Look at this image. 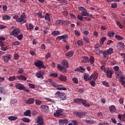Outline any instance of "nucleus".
Here are the masks:
<instances>
[{
    "label": "nucleus",
    "mask_w": 125,
    "mask_h": 125,
    "mask_svg": "<svg viewBox=\"0 0 125 125\" xmlns=\"http://www.w3.org/2000/svg\"><path fill=\"white\" fill-rule=\"evenodd\" d=\"M34 102H35V99L34 98H29L25 100V103L26 104H33Z\"/></svg>",
    "instance_id": "obj_19"
},
{
    "label": "nucleus",
    "mask_w": 125,
    "mask_h": 125,
    "mask_svg": "<svg viewBox=\"0 0 125 125\" xmlns=\"http://www.w3.org/2000/svg\"><path fill=\"white\" fill-rule=\"evenodd\" d=\"M35 103L37 105H41V104H42V101L39 100H36L35 101Z\"/></svg>",
    "instance_id": "obj_62"
},
{
    "label": "nucleus",
    "mask_w": 125,
    "mask_h": 125,
    "mask_svg": "<svg viewBox=\"0 0 125 125\" xmlns=\"http://www.w3.org/2000/svg\"><path fill=\"white\" fill-rule=\"evenodd\" d=\"M8 119L10 121H16V120H17V117L15 116H9Z\"/></svg>",
    "instance_id": "obj_45"
},
{
    "label": "nucleus",
    "mask_w": 125,
    "mask_h": 125,
    "mask_svg": "<svg viewBox=\"0 0 125 125\" xmlns=\"http://www.w3.org/2000/svg\"><path fill=\"white\" fill-rule=\"evenodd\" d=\"M110 113H115L117 111V108L114 105H111L109 107Z\"/></svg>",
    "instance_id": "obj_16"
},
{
    "label": "nucleus",
    "mask_w": 125,
    "mask_h": 125,
    "mask_svg": "<svg viewBox=\"0 0 125 125\" xmlns=\"http://www.w3.org/2000/svg\"><path fill=\"white\" fill-rule=\"evenodd\" d=\"M113 68V70H114V71H115L116 72H117V71H119V70H120V67H119V66L118 65L114 66Z\"/></svg>",
    "instance_id": "obj_56"
},
{
    "label": "nucleus",
    "mask_w": 125,
    "mask_h": 125,
    "mask_svg": "<svg viewBox=\"0 0 125 125\" xmlns=\"http://www.w3.org/2000/svg\"><path fill=\"white\" fill-rule=\"evenodd\" d=\"M69 123V121L67 119H60L59 121V124L60 125H67Z\"/></svg>",
    "instance_id": "obj_14"
},
{
    "label": "nucleus",
    "mask_w": 125,
    "mask_h": 125,
    "mask_svg": "<svg viewBox=\"0 0 125 125\" xmlns=\"http://www.w3.org/2000/svg\"><path fill=\"white\" fill-rule=\"evenodd\" d=\"M118 46L119 47L120 49H123L125 48V43L124 42H119Z\"/></svg>",
    "instance_id": "obj_34"
},
{
    "label": "nucleus",
    "mask_w": 125,
    "mask_h": 125,
    "mask_svg": "<svg viewBox=\"0 0 125 125\" xmlns=\"http://www.w3.org/2000/svg\"><path fill=\"white\" fill-rule=\"evenodd\" d=\"M83 34L84 36H88L89 34V32L87 30H85L83 31Z\"/></svg>",
    "instance_id": "obj_63"
},
{
    "label": "nucleus",
    "mask_w": 125,
    "mask_h": 125,
    "mask_svg": "<svg viewBox=\"0 0 125 125\" xmlns=\"http://www.w3.org/2000/svg\"><path fill=\"white\" fill-rule=\"evenodd\" d=\"M27 17H26V14L25 13H22L21 15V17L19 18L17 20L18 23L21 24H25L27 21H26Z\"/></svg>",
    "instance_id": "obj_4"
},
{
    "label": "nucleus",
    "mask_w": 125,
    "mask_h": 125,
    "mask_svg": "<svg viewBox=\"0 0 125 125\" xmlns=\"http://www.w3.org/2000/svg\"><path fill=\"white\" fill-rule=\"evenodd\" d=\"M107 36L110 38H113L115 36V32L114 31H109L107 33Z\"/></svg>",
    "instance_id": "obj_35"
},
{
    "label": "nucleus",
    "mask_w": 125,
    "mask_h": 125,
    "mask_svg": "<svg viewBox=\"0 0 125 125\" xmlns=\"http://www.w3.org/2000/svg\"><path fill=\"white\" fill-rule=\"evenodd\" d=\"M89 74L88 73H84L83 74V79L85 82H88L89 81Z\"/></svg>",
    "instance_id": "obj_22"
},
{
    "label": "nucleus",
    "mask_w": 125,
    "mask_h": 125,
    "mask_svg": "<svg viewBox=\"0 0 125 125\" xmlns=\"http://www.w3.org/2000/svg\"><path fill=\"white\" fill-rule=\"evenodd\" d=\"M72 81L76 84H78L79 83V80H78V78H72Z\"/></svg>",
    "instance_id": "obj_50"
},
{
    "label": "nucleus",
    "mask_w": 125,
    "mask_h": 125,
    "mask_svg": "<svg viewBox=\"0 0 125 125\" xmlns=\"http://www.w3.org/2000/svg\"><path fill=\"white\" fill-rule=\"evenodd\" d=\"M66 22H67V21L59 20L57 21L56 23H57V24H58V25H62V24H64V23H66Z\"/></svg>",
    "instance_id": "obj_28"
},
{
    "label": "nucleus",
    "mask_w": 125,
    "mask_h": 125,
    "mask_svg": "<svg viewBox=\"0 0 125 125\" xmlns=\"http://www.w3.org/2000/svg\"><path fill=\"white\" fill-rule=\"evenodd\" d=\"M71 123L72 125H79V122H78V120H72Z\"/></svg>",
    "instance_id": "obj_51"
},
{
    "label": "nucleus",
    "mask_w": 125,
    "mask_h": 125,
    "mask_svg": "<svg viewBox=\"0 0 125 125\" xmlns=\"http://www.w3.org/2000/svg\"><path fill=\"white\" fill-rule=\"evenodd\" d=\"M59 80L61 81L66 82L67 81V77L64 75H60L59 77Z\"/></svg>",
    "instance_id": "obj_24"
},
{
    "label": "nucleus",
    "mask_w": 125,
    "mask_h": 125,
    "mask_svg": "<svg viewBox=\"0 0 125 125\" xmlns=\"http://www.w3.org/2000/svg\"><path fill=\"white\" fill-rule=\"evenodd\" d=\"M103 84H104V85L105 86H106V87H110V85L109 84V83H108L106 81L103 82Z\"/></svg>",
    "instance_id": "obj_48"
},
{
    "label": "nucleus",
    "mask_w": 125,
    "mask_h": 125,
    "mask_svg": "<svg viewBox=\"0 0 125 125\" xmlns=\"http://www.w3.org/2000/svg\"><path fill=\"white\" fill-rule=\"evenodd\" d=\"M28 86L30 87V88H35V87H36V85H35V84H32L31 83H28Z\"/></svg>",
    "instance_id": "obj_54"
},
{
    "label": "nucleus",
    "mask_w": 125,
    "mask_h": 125,
    "mask_svg": "<svg viewBox=\"0 0 125 125\" xmlns=\"http://www.w3.org/2000/svg\"><path fill=\"white\" fill-rule=\"evenodd\" d=\"M54 116L55 117H60V116H62V114H61V110H57L56 113H54Z\"/></svg>",
    "instance_id": "obj_27"
},
{
    "label": "nucleus",
    "mask_w": 125,
    "mask_h": 125,
    "mask_svg": "<svg viewBox=\"0 0 125 125\" xmlns=\"http://www.w3.org/2000/svg\"><path fill=\"white\" fill-rule=\"evenodd\" d=\"M0 49L3 50V51H5L8 49V48L7 47H4V46H2L0 48Z\"/></svg>",
    "instance_id": "obj_59"
},
{
    "label": "nucleus",
    "mask_w": 125,
    "mask_h": 125,
    "mask_svg": "<svg viewBox=\"0 0 125 125\" xmlns=\"http://www.w3.org/2000/svg\"><path fill=\"white\" fill-rule=\"evenodd\" d=\"M18 73L19 74H23V73H24V69L19 68V70H18Z\"/></svg>",
    "instance_id": "obj_57"
},
{
    "label": "nucleus",
    "mask_w": 125,
    "mask_h": 125,
    "mask_svg": "<svg viewBox=\"0 0 125 125\" xmlns=\"http://www.w3.org/2000/svg\"><path fill=\"white\" fill-rule=\"evenodd\" d=\"M50 77H53V78H57L58 77V74L56 73H50Z\"/></svg>",
    "instance_id": "obj_49"
},
{
    "label": "nucleus",
    "mask_w": 125,
    "mask_h": 125,
    "mask_svg": "<svg viewBox=\"0 0 125 125\" xmlns=\"http://www.w3.org/2000/svg\"><path fill=\"white\" fill-rule=\"evenodd\" d=\"M60 99L61 101L62 100V101H64V100H66V99H67V98H66V95H65V94L64 93L62 95L61 97H60Z\"/></svg>",
    "instance_id": "obj_40"
},
{
    "label": "nucleus",
    "mask_w": 125,
    "mask_h": 125,
    "mask_svg": "<svg viewBox=\"0 0 125 125\" xmlns=\"http://www.w3.org/2000/svg\"><path fill=\"white\" fill-rule=\"evenodd\" d=\"M41 108L42 109V111H48L49 110V107L47 105H41Z\"/></svg>",
    "instance_id": "obj_30"
},
{
    "label": "nucleus",
    "mask_w": 125,
    "mask_h": 125,
    "mask_svg": "<svg viewBox=\"0 0 125 125\" xmlns=\"http://www.w3.org/2000/svg\"><path fill=\"white\" fill-rule=\"evenodd\" d=\"M74 102L78 104H83V106L84 107H90V104L86 102L85 100L83 99H76L74 100Z\"/></svg>",
    "instance_id": "obj_2"
},
{
    "label": "nucleus",
    "mask_w": 125,
    "mask_h": 125,
    "mask_svg": "<svg viewBox=\"0 0 125 125\" xmlns=\"http://www.w3.org/2000/svg\"><path fill=\"white\" fill-rule=\"evenodd\" d=\"M19 44H20V42L19 41H15L12 43L13 45H19Z\"/></svg>",
    "instance_id": "obj_60"
},
{
    "label": "nucleus",
    "mask_w": 125,
    "mask_h": 125,
    "mask_svg": "<svg viewBox=\"0 0 125 125\" xmlns=\"http://www.w3.org/2000/svg\"><path fill=\"white\" fill-rule=\"evenodd\" d=\"M36 78H38V79H40V80H43L44 77L43 76H44V72L43 71H40L37 72L36 74Z\"/></svg>",
    "instance_id": "obj_7"
},
{
    "label": "nucleus",
    "mask_w": 125,
    "mask_h": 125,
    "mask_svg": "<svg viewBox=\"0 0 125 125\" xmlns=\"http://www.w3.org/2000/svg\"><path fill=\"white\" fill-rule=\"evenodd\" d=\"M0 93L1 94L5 95L6 94V89L3 87H0Z\"/></svg>",
    "instance_id": "obj_23"
},
{
    "label": "nucleus",
    "mask_w": 125,
    "mask_h": 125,
    "mask_svg": "<svg viewBox=\"0 0 125 125\" xmlns=\"http://www.w3.org/2000/svg\"><path fill=\"white\" fill-rule=\"evenodd\" d=\"M106 40H107V38L106 37H102L100 42V44L101 45H103V44L104 43V42L106 41Z\"/></svg>",
    "instance_id": "obj_39"
},
{
    "label": "nucleus",
    "mask_w": 125,
    "mask_h": 125,
    "mask_svg": "<svg viewBox=\"0 0 125 125\" xmlns=\"http://www.w3.org/2000/svg\"><path fill=\"white\" fill-rule=\"evenodd\" d=\"M77 18L79 20H80V21H83V17L81 15H78L77 16Z\"/></svg>",
    "instance_id": "obj_55"
},
{
    "label": "nucleus",
    "mask_w": 125,
    "mask_h": 125,
    "mask_svg": "<svg viewBox=\"0 0 125 125\" xmlns=\"http://www.w3.org/2000/svg\"><path fill=\"white\" fill-rule=\"evenodd\" d=\"M26 27L27 31H29V30L30 31L34 30V25H33V24H32V23H29L28 24V25L26 24Z\"/></svg>",
    "instance_id": "obj_21"
},
{
    "label": "nucleus",
    "mask_w": 125,
    "mask_h": 125,
    "mask_svg": "<svg viewBox=\"0 0 125 125\" xmlns=\"http://www.w3.org/2000/svg\"><path fill=\"white\" fill-rule=\"evenodd\" d=\"M115 38L118 41H123V40H124V37L121 36L120 35H115Z\"/></svg>",
    "instance_id": "obj_36"
},
{
    "label": "nucleus",
    "mask_w": 125,
    "mask_h": 125,
    "mask_svg": "<svg viewBox=\"0 0 125 125\" xmlns=\"http://www.w3.org/2000/svg\"><path fill=\"white\" fill-rule=\"evenodd\" d=\"M12 29H14L10 33V36H13V37H16L21 33V29L19 27H15L14 26H12Z\"/></svg>",
    "instance_id": "obj_3"
},
{
    "label": "nucleus",
    "mask_w": 125,
    "mask_h": 125,
    "mask_svg": "<svg viewBox=\"0 0 125 125\" xmlns=\"http://www.w3.org/2000/svg\"><path fill=\"white\" fill-rule=\"evenodd\" d=\"M16 78L19 80V81H26L27 80V77L23 75L17 76Z\"/></svg>",
    "instance_id": "obj_17"
},
{
    "label": "nucleus",
    "mask_w": 125,
    "mask_h": 125,
    "mask_svg": "<svg viewBox=\"0 0 125 125\" xmlns=\"http://www.w3.org/2000/svg\"><path fill=\"white\" fill-rule=\"evenodd\" d=\"M118 7V5L116 3H113L111 4V8L115 9Z\"/></svg>",
    "instance_id": "obj_53"
},
{
    "label": "nucleus",
    "mask_w": 125,
    "mask_h": 125,
    "mask_svg": "<svg viewBox=\"0 0 125 125\" xmlns=\"http://www.w3.org/2000/svg\"><path fill=\"white\" fill-rule=\"evenodd\" d=\"M83 40L86 42V43H90V40L89 39L86 38V37H83Z\"/></svg>",
    "instance_id": "obj_52"
},
{
    "label": "nucleus",
    "mask_w": 125,
    "mask_h": 125,
    "mask_svg": "<svg viewBox=\"0 0 125 125\" xmlns=\"http://www.w3.org/2000/svg\"><path fill=\"white\" fill-rule=\"evenodd\" d=\"M118 118L120 120V121H122V122L125 121V113H124L123 115L119 114L118 115Z\"/></svg>",
    "instance_id": "obj_20"
},
{
    "label": "nucleus",
    "mask_w": 125,
    "mask_h": 125,
    "mask_svg": "<svg viewBox=\"0 0 125 125\" xmlns=\"http://www.w3.org/2000/svg\"><path fill=\"white\" fill-rule=\"evenodd\" d=\"M90 83L91 85V86H95V84H96V83H95V81H92L90 82Z\"/></svg>",
    "instance_id": "obj_64"
},
{
    "label": "nucleus",
    "mask_w": 125,
    "mask_h": 125,
    "mask_svg": "<svg viewBox=\"0 0 125 125\" xmlns=\"http://www.w3.org/2000/svg\"><path fill=\"white\" fill-rule=\"evenodd\" d=\"M59 35H60V31H59L54 30L51 33V35L54 36L55 37L59 36Z\"/></svg>",
    "instance_id": "obj_26"
},
{
    "label": "nucleus",
    "mask_w": 125,
    "mask_h": 125,
    "mask_svg": "<svg viewBox=\"0 0 125 125\" xmlns=\"http://www.w3.org/2000/svg\"><path fill=\"white\" fill-rule=\"evenodd\" d=\"M74 114L75 116L78 117V118H82L83 116H84V115H85L86 113L85 112L81 111L79 112H75Z\"/></svg>",
    "instance_id": "obj_11"
},
{
    "label": "nucleus",
    "mask_w": 125,
    "mask_h": 125,
    "mask_svg": "<svg viewBox=\"0 0 125 125\" xmlns=\"http://www.w3.org/2000/svg\"><path fill=\"white\" fill-rule=\"evenodd\" d=\"M21 120L22 122H24V123H30V122H31V120H30L29 118L25 117L21 118Z\"/></svg>",
    "instance_id": "obj_41"
},
{
    "label": "nucleus",
    "mask_w": 125,
    "mask_h": 125,
    "mask_svg": "<svg viewBox=\"0 0 125 125\" xmlns=\"http://www.w3.org/2000/svg\"><path fill=\"white\" fill-rule=\"evenodd\" d=\"M95 50L96 51H99L100 53L103 54L104 58H107L109 57V55H111V54H113L114 53V49L113 48H109L107 50H105L104 51L101 50L99 48H95Z\"/></svg>",
    "instance_id": "obj_1"
},
{
    "label": "nucleus",
    "mask_w": 125,
    "mask_h": 125,
    "mask_svg": "<svg viewBox=\"0 0 125 125\" xmlns=\"http://www.w3.org/2000/svg\"><path fill=\"white\" fill-rule=\"evenodd\" d=\"M15 86L17 89H18L19 90H23L25 89V86L21 83H16Z\"/></svg>",
    "instance_id": "obj_10"
},
{
    "label": "nucleus",
    "mask_w": 125,
    "mask_h": 125,
    "mask_svg": "<svg viewBox=\"0 0 125 125\" xmlns=\"http://www.w3.org/2000/svg\"><path fill=\"white\" fill-rule=\"evenodd\" d=\"M74 34L76 36H81V32L79 30H75Z\"/></svg>",
    "instance_id": "obj_58"
},
{
    "label": "nucleus",
    "mask_w": 125,
    "mask_h": 125,
    "mask_svg": "<svg viewBox=\"0 0 125 125\" xmlns=\"http://www.w3.org/2000/svg\"><path fill=\"white\" fill-rule=\"evenodd\" d=\"M89 61L90 62V63L93 64V63H94V61H95L94 57H93V56H91L89 58Z\"/></svg>",
    "instance_id": "obj_46"
},
{
    "label": "nucleus",
    "mask_w": 125,
    "mask_h": 125,
    "mask_svg": "<svg viewBox=\"0 0 125 125\" xmlns=\"http://www.w3.org/2000/svg\"><path fill=\"white\" fill-rule=\"evenodd\" d=\"M68 38V35L65 34L64 35H62L61 36H58L56 38V41H61V40H65V39H67Z\"/></svg>",
    "instance_id": "obj_15"
},
{
    "label": "nucleus",
    "mask_w": 125,
    "mask_h": 125,
    "mask_svg": "<svg viewBox=\"0 0 125 125\" xmlns=\"http://www.w3.org/2000/svg\"><path fill=\"white\" fill-rule=\"evenodd\" d=\"M78 9L82 12V16H88L89 15V14L87 12V10L83 7H79Z\"/></svg>",
    "instance_id": "obj_6"
},
{
    "label": "nucleus",
    "mask_w": 125,
    "mask_h": 125,
    "mask_svg": "<svg viewBox=\"0 0 125 125\" xmlns=\"http://www.w3.org/2000/svg\"><path fill=\"white\" fill-rule=\"evenodd\" d=\"M63 93H61L59 91H57V92H56L55 94V96L56 97V98H58V97H59V98H60L61 96L63 94Z\"/></svg>",
    "instance_id": "obj_33"
},
{
    "label": "nucleus",
    "mask_w": 125,
    "mask_h": 125,
    "mask_svg": "<svg viewBox=\"0 0 125 125\" xmlns=\"http://www.w3.org/2000/svg\"><path fill=\"white\" fill-rule=\"evenodd\" d=\"M10 59H11V55L10 54H6L2 57V60L5 63H8Z\"/></svg>",
    "instance_id": "obj_8"
},
{
    "label": "nucleus",
    "mask_w": 125,
    "mask_h": 125,
    "mask_svg": "<svg viewBox=\"0 0 125 125\" xmlns=\"http://www.w3.org/2000/svg\"><path fill=\"white\" fill-rule=\"evenodd\" d=\"M65 55L67 57V58H71V57H73V56H74V52L72 50H70L67 52L65 54Z\"/></svg>",
    "instance_id": "obj_18"
},
{
    "label": "nucleus",
    "mask_w": 125,
    "mask_h": 125,
    "mask_svg": "<svg viewBox=\"0 0 125 125\" xmlns=\"http://www.w3.org/2000/svg\"><path fill=\"white\" fill-rule=\"evenodd\" d=\"M34 65L36 66V67H37V68H39V69H42V68H43V69H45L46 67L43 65V62L42 61L38 60L36 62H34Z\"/></svg>",
    "instance_id": "obj_5"
},
{
    "label": "nucleus",
    "mask_w": 125,
    "mask_h": 125,
    "mask_svg": "<svg viewBox=\"0 0 125 125\" xmlns=\"http://www.w3.org/2000/svg\"><path fill=\"white\" fill-rule=\"evenodd\" d=\"M2 20H9V19H10V16H7V15H5V16H3L2 17Z\"/></svg>",
    "instance_id": "obj_47"
},
{
    "label": "nucleus",
    "mask_w": 125,
    "mask_h": 125,
    "mask_svg": "<svg viewBox=\"0 0 125 125\" xmlns=\"http://www.w3.org/2000/svg\"><path fill=\"white\" fill-rule=\"evenodd\" d=\"M45 20H48L49 22H50V16H49V14L46 13L45 15Z\"/></svg>",
    "instance_id": "obj_42"
},
{
    "label": "nucleus",
    "mask_w": 125,
    "mask_h": 125,
    "mask_svg": "<svg viewBox=\"0 0 125 125\" xmlns=\"http://www.w3.org/2000/svg\"><path fill=\"white\" fill-rule=\"evenodd\" d=\"M120 83H122V84L123 85L124 87H125V81L124 79V77H121V79L120 80Z\"/></svg>",
    "instance_id": "obj_43"
},
{
    "label": "nucleus",
    "mask_w": 125,
    "mask_h": 125,
    "mask_svg": "<svg viewBox=\"0 0 125 125\" xmlns=\"http://www.w3.org/2000/svg\"><path fill=\"white\" fill-rule=\"evenodd\" d=\"M15 38H17L19 41H22L23 39V34H18V35L15 36Z\"/></svg>",
    "instance_id": "obj_31"
},
{
    "label": "nucleus",
    "mask_w": 125,
    "mask_h": 125,
    "mask_svg": "<svg viewBox=\"0 0 125 125\" xmlns=\"http://www.w3.org/2000/svg\"><path fill=\"white\" fill-rule=\"evenodd\" d=\"M36 14L40 18H44V16L42 15V12H39L37 13Z\"/></svg>",
    "instance_id": "obj_44"
},
{
    "label": "nucleus",
    "mask_w": 125,
    "mask_h": 125,
    "mask_svg": "<svg viewBox=\"0 0 125 125\" xmlns=\"http://www.w3.org/2000/svg\"><path fill=\"white\" fill-rule=\"evenodd\" d=\"M37 125H43L44 122L43 121V118L41 116H39L36 120Z\"/></svg>",
    "instance_id": "obj_9"
},
{
    "label": "nucleus",
    "mask_w": 125,
    "mask_h": 125,
    "mask_svg": "<svg viewBox=\"0 0 125 125\" xmlns=\"http://www.w3.org/2000/svg\"><path fill=\"white\" fill-rule=\"evenodd\" d=\"M49 82L52 86L54 87H59V84L54 83L51 79H48V81H46L45 83Z\"/></svg>",
    "instance_id": "obj_13"
},
{
    "label": "nucleus",
    "mask_w": 125,
    "mask_h": 125,
    "mask_svg": "<svg viewBox=\"0 0 125 125\" xmlns=\"http://www.w3.org/2000/svg\"><path fill=\"white\" fill-rule=\"evenodd\" d=\"M104 73H106L107 78H111L113 76V72H112V70H107V69H104Z\"/></svg>",
    "instance_id": "obj_12"
},
{
    "label": "nucleus",
    "mask_w": 125,
    "mask_h": 125,
    "mask_svg": "<svg viewBox=\"0 0 125 125\" xmlns=\"http://www.w3.org/2000/svg\"><path fill=\"white\" fill-rule=\"evenodd\" d=\"M62 65L66 68H68V67H69V65H68V62H67V61L66 60H64L62 61Z\"/></svg>",
    "instance_id": "obj_38"
},
{
    "label": "nucleus",
    "mask_w": 125,
    "mask_h": 125,
    "mask_svg": "<svg viewBox=\"0 0 125 125\" xmlns=\"http://www.w3.org/2000/svg\"><path fill=\"white\" fill-rule=\"evenodd\" d=\"M24 116L25 117H31V110H26L24 113H23Z\"/></svg>",
    "instance_id": "obj_25"
},
{
    "label": "nucleus",
    "mask_w": 125,
    "mask_h": 125,
    "mask_svg": "<svg viewBox=\"0 0 125 125\" xmlns=\"http://www.w3.org/2000/svg\"><path fill=\"white\" fill-rule=\"evenodd\" d=\"M85 122L87 124H88V125H94V124H95V123H96V122H95V121L92 120H86Z\"/></svg>",
    "instance_id": "obj_32"
},
{
    "label": "nucleus",
    "mask_w": 125,
    "mask_h": 125,
    "mask_svg": "<svg viewBox=\"0 0 125 125\" xmlns=\"http://www.w3.org/2000/svg\"><path fill=\"white\" fill-rule=\"evenodd\" d=\"M83 63H87L88 62H89L88 57H86V56L83 57Z\"/></svg>",
    "instance_id": "obj_37"
},
{
    "label": "nucleus",
    "mask_w": 125,
    "mask_h": 125,
    "mask_svg": "<svg viewBox=\"0 0 125 125\" xmlns=\"http://www.w3.org/2000/svg\"><path fill=\"white\" fill-rule=\"evenodd\" d=\"M17 77L16 76H10L9 77L8 81L9 82H14V81H17Z\"/></svg>",
    "instance_id": "obj_29"
},
{
    "label": "nucleus",
    "mask_w": 125,
    "mask_h": 125,
    "mask_svg": "<svg viewBox=\"0 0 125 125\" xmlns=\"http://www.w3.org/2000/svg\"><path fill=\"white\" fill-rule=\"evenodd\" d=\"M77 44L79 46H82V45H83V41L79 40L77 41Z\"/></svg>",
    "instance_id": "obj_61"
}]
</instances>
